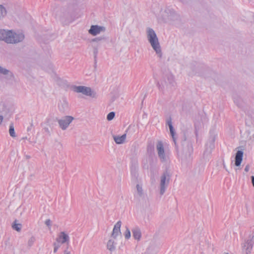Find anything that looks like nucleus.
<instances>
[{"instance_id":"nucleus-40","label":"nucleus","mask_w":254,"mask_h":254,"mask_svg":"<svg viewBox=\"0 0 254 254\" xmlns=\"http://www.w3.org/2000/svg\"><path fill=\"white\" fill-rule=\"evenodd\" d=\"M64 254H71L69 251H68L67 250H65L64 252Z\"/></svg>"},{"instance_id":"nucleus-14","label":"nucleus","mask_w":254,"mask_h":254,"mask_svg":"<svg viewBox=\"0 0 254 254\" xmlns=\"http://www.w3.org/2000/svg\"><path fill=\"white\" fill-rule=\"evenodd\" d=\"M166 124L169 126L171 136H172V137L173 138V141H174L175 145H176V138L175 137V130L174 129L173 127V125H172V120H171V118H169V119H168L167 120Z\"/></svg>"},{"instance_id":"nucleus-1","label":"nucleus","mask_w":254,"mask_h":254,"mask_svg":"<svg viewBox=\"0 0 254 254\" xmlns=\"http://www.w3.org/2000/svg\"><path fill=\"white\" fill-rule=\"evenodd\" d=\"M146 35L147 39L149 43L150 44L152 48L155 51L158 56L159 58H161L162 54L161 46L155 31L151 28H147Z\"/></svg>"},{"instance_id":"nucleus-34","label":"nucleus","mask_w":254,"mask_h":254,"mask_svg":"<svg viewBox=\"0 0 254 254\" xmlns=\"http://www.w3.org/2000/svg\"><path fill=\"white\" fill-rule=\"evenodd\" d=\"M35 241V238L34 237H31L28 242V245L29 246L31 247Z\"/></svg>"},{"instance_id":"nucleus-9","label":"nucleus","mask_w":254,"mask_h":254,"mask_svg":"<svg viewBox=\"0 0 254 254\" xmlns=\"http://www.w3.org/2000/svg\"><path fill=\"white\" fill-rule=\"evenodd\" d=\"M122 222L121 221H118L114 225L112 234L111 237L114 239H117L118 236L122 237V233L121 232V227Z\"/></svg>"},{"instance_id":"nucleus-2","label":"nucleus","mask_w":254,"mask_h":254,"mask_svg":"<svg viewBox=\"0 0 254 254\" xmlns=\"http://www.w3.org/2000/svg\"><path fill=\"white\" fill-rule=\"evenodd\" d=\"M163 22L170 24H175L180 20V16L172 8H166L161 13Z\"/></svg>"},{"instance_id":"nucleus-43","label":"nucleus","mask_w":254,"mask_h":254,"mask_svg":"<svg viewBox=\"0 0 254 254\" xmlns=\"http://www.w3.org/2000/svg\"><path fill=\"white\" fill-rule=\"evenodd\" d=\"M195 134L197 135V129L196 128V125H195Z\"/></svg>"},{"instance_id":"nucleus-4","label":"nucleus","mask_w":254,"mask_h":254,"mask_svg":"<svg viewBox=\"0 0 254 254\" xmlns=\"http://www.w3.org/2000/svg\"><path fill=\"white\" fill-rule=\"evenodd\" d=\"M24 35L21 32H15L9 30L8 37L6 39L7 44H17L22 42L24 39Z\"/></svg>"},{"instance_id":"nucleus-29","label":"nucleus","mask_w":254,"mask_h":254,"mask_svg":"<svg viewBox=\"0 0 254 254\" xmlns=\"http://www.w3.org/2000/svg\"><path fill=\"white\" fill-rule=\"evenodd\" d=\"M55 121L54 119L49 118L47 120V124L49 127L52 128L54 127V123Z\"/></svg>"},{"instance_id":"nucleus-12","label":"nucleus","mask_w":254,"mask_h":254,"mask_svg":"<svg viewBox=\"0 0 254 254\" xmlns=\"http://www.w3.org/2000/svg\"><path fill=\"white\" fill-rule=\"evenodd\" d=\"M188 151H183V156L182 157L186 160H189L191 159V154L193 151L192 145L191 143H188Z\"/></svg>"},{"instance_id":"nucleus-32","label":"nucleus","mask_w":254,"mask_h":254,"mask_svg":"<svg viewBox=\"0 0 254 254\" xmlns=\"http://www.w3.org/2000/svg\"><path fill=\"white\" fill-rule=\"evenodd\" d=\"M125 238L127 239H128L130 237V232L129 229L127 227L126 228V230L125 233Z\"/></svg>"},{"instance_id":"nucleus-36","label":"nucleus","mask_w":254,"mask_h":254,"mask_svg":"<svg viewBox=\"0 0 254 254\" xmlns=\"http://www.w3.org/2000/svg\"><path fill=\"white\" fill-rule=\"evenodd\" d=\"M44 129L45 130V131L49 135H50L51 134V129H49V128L48 127H45L44 128Z\"/></svg>"},{"instance_id":"nucleus-3","label":"nucleus","mask_w":254,"mask_h":254,"mask_svg":"<svg viewBox=\"0 0 254 254\" xmlns=\"http://www.w3.org/2000/svg\"><path fill=\"white\" fill-rule=\"evenodd\" d=\"M171 177V173L168 169H166L161 175L160 183V193L161 195H163L165 193L169 184Z\"/></svg>"},{"instance_id":"nucleus-15","label":"nucleus","mask_w":254,"mask_h":254,"mask_svg":"<svg viewBox=\"0 0 254 254\" xmlns=\"http://www.w3.org/2000/svg\"><path fill=\"white\" fill-rule=\"evenodd\" d=\"M243 157V152L242 150H238L235 156V165L239 166L242 161Z\"/></svg>"},{"instance_id":"nucleus-30","label":"nucleus","mask_w":254,"mask_h":254,"mask_svg":"<svg viewBox=\"0 0 254 254\" xmlns=\"http://www.w3.org/2000/svg\"><path fill=\"white\" fill-rule=\"evenodd\" d=\"M115 116V113L114 112H111L109 113L107 116V119L108 121H111L112 120Z\"/></svg>"},{"instance_id":"nucleus-5","label":"nucleus","mask_w":254,"mask_h":254,"mask_svg":"<svg viewBox=\"0 0 254 254\" xmlns=\"http://www.w3.org/2000/svg\"><path fill=\"white\" fill-rule=\"evenodd\" d=\"M72 90L76 93H81L84 95L88 96L92 98L96 97V93L93 91L90 87L84 86H73Z\"/></svg>"},{"instance_id":"nucleus-8","label":"nucleus","mask_w":254,"mask_h":254,"mask_svg":"<svg viewBox=\"0 0 254 254\" xmlns=\"http://www.w3.org/2000/svg\"><path fill=\"white\" fill-rule=\"evenodd\" d=\"M106 28L104 26H99L97 25H92L88 31L89 34L93 36H96L101 32H104Z\"/></svg>"},{"instance_id":"nucleus-39","label":"nucleus","mask_w":254,"mask_h":254,"mask_svg":"<svg viewBox=\"0 0 254 254\" xmlns=\"http://www.w3.org/2000/svg\"><path fill=\"white\" fill-rule=\"evenodd\" d=\"M54 246L55 247H57L58 249L60 247V245L58 244H57L56 243H54Z\"/></svg>"},{"instance_id":"nucleus-6","label":"nucleus","mask_w":254,"mask_h":254,"mask_svg":"<svg viewBox=\"0 0 254 254\" xmlns=\"http://www.w3.org/2000/svg\"><path fill=\"white\" fill-rule=\"evenodd\" d=\"M254 244V234H250L242 245L243 252L245 254H250Z\"/></svg>"},{"instance_id":"nucleus-26","label":"nucleus","mask_w":254,"mask_h":254,"mask_svg":"<svg viewBox=\"0 0 254 254\" xmlns=\"http://www.w3.org/2000/svg\"><path fill=\"white\" fill-rule=\"evenodd\" d=\"M137 190V193L139 196L142 197L143 195V191L142 187L139 184H137L136 186Z\"/></svg>"},{"instance_id":"nucleus-33","label":"nucleus","mask_w":254,"mask_h":254,"mask_svg":"<svg viewBox=\"0 0 254 254\" xmlns=\"http://www.w3.org/2000/svg\"><path fill=\"white\" fill-rule=\"evenodd\" d=\"M98 52V45L94 46L93 47V54H94V57L95 59L97 58Z\"/></svg>"},{"instance_id":"nucleus-16","label":"nucleus","mask_w":254,"mask_h":254,"mask_svg":"<svg viewBox=\"0 0 254 254\" xmlns=\"http://www.w3.org/2000/svg\"><path fill=\"white\" fill-rule=\"evenodd\" d=\"M107 248L111 253L115 251L116 248V243L113 239H110L109 240L107 244Z\"/></svg>"},{"instance_id":"nucleus-31","label":"nucleus","mask_w":254,"mask_h":254,"mask_svg":"<svg viewBox=\"0 0 254 254\" xmlns=\"http://www.w3.org/2000/svg\"><path fill=\"white\" fill-rule=\"evenodd\" d=\"M147 151L151 153L154 150V145L151 143H148L147 147Z\"/></svg>"},{"instance_id":"nucleus-7","label":"nucleus","mask_w":254,"mask_h":254,"mask_svg":"<svg viewBox=\"0 0 254 254\" xmlns=\"http://www.w3.org/2000/svg\"><path fill=\"white\" fill-rule=\"evenodd\" d=\"M73 120L74 118L72 116H67L61 119L58 120V122L60 127L63 130H65Z\"/></svg>"},{"instance_id":"nucleus-20","label":"nucleus","mask_w":254,"mask_h":254,"mask_svg":"<svg viewBox=\"0 0 254 254\" xmlns=\"http://www.w3.org/2000/svg\"><path fill=\"white\" fill-rule=\"evenodd\" d=\"M9 30L0 29V40L3 41L6 43V39L8 37Z\"/></svg>"},{"instance_id":"nucleus-44","label":"nucleus","mask_w":254,"mask_h":254,"mask_svg":"<svg viewBox=\"0 0 254 254\" xmlns=\"http://www.w3.org/2000/svg\"><path fill=\"white\" fill-rule=\"evenodd\" d=\"M26 158L27 159H29V158H30V156H28V155H26Z\"/></svg>"},{"instance_id":"nucleus-17","label":"nucleus","mask_w":254,"mask_h":254,"mask_svg":"<svg viewBox=\"0 0 254 254\" xmlns=\"http://www.w3.org/2000/svg\"><path fill=\"white\" fill-rule=\"evenodd\" d=\"M132 236L134 239L139 241L141 237V232L140 229L136 227L132 230Z\"/></svg>"},{"instance_id":"nucleus-23","label":"nucleus","mask_w":254,"mask_h":254,"mask_svg":"<svg viewBox=\"0 0 254 254\" xmlns=\"http://www.w3.org/2000/svg\"><path fill=\"white\" fill-rule=\"evenodd\" d=\"M7 14L6 8L2 4H0V20L2 19Z\"/></svg>"},{"instance_id":"nucleus-11","label":"nucleus","mask_w":254,"mask_h":254,"mask_svg":"<svg viewBox=\"0 0 254 254\" xmlns=\"http://www.w3.org/2000/svg\"><path fill=\"white\" fill-rule=\"evenodd\" d=\"M156 149L158 156L162 161L165 160V155L164 153V149L163 143L161 141H158L156 145Z\"/></svg>"},{"instance_id":"nucleus-18","label":"nucleus","mask_w":254,"mask_h":254,"mask_svg":"<svg viewBox=\"0 0 254 254\" xmlns=\"http://www.w3.org/2000/svg\"><path fill=\"white\" fill-rule=\"evenodd\" d=\"M9 109L6 107L5 103L0 102V115L7 116L9 113Z\"/></svg>"},{"instance_id":"nucleus-38","label":"nucleus","mask_w":254,"mask_h":254,"mask_svg":"<svg viewBox=\"0 0 254 254\" xmlns=\"http://www.w3.org/2000/svg\"><path fill=\"white\" fill-rule=\"evenodd\" d=\"M249 169H250V166L249 165H247L245 168V171L246 172H248L249 171Z\"/></svg>"},{"instance_id":"nucleus-21","label":"nucleus","mask_w":254,"mask_h":254,"mask_svg":"<svg viewBox=\"0 0 254 254\" xmlns=\"http://www.w3.org/2000/svg\"><path fill=\"white\" fill-rule=\"evenodd\" d=\"M0 73L3 75H7L9 79L13 77L12 73L9 70L0 66Z\"/></svg>"},{"instance_id":"nucleus-42","label":"nucleus","mask_w":254,"mask_h":254,"mask_svg":"<svg viewBox=\"0 0 254 254\" xmlns=\"http://www.w3.org/2000/svg\"><path fill=\"white\" fill-rule=\"evenodd\" d=\"M58 250V249L57 248V247H54V253H56L57 252Z\"/></svg>"},{"instance_id":"nucleus-37","label":"nucleus","mask_w":254,"mask_h":254,"mask_svg":"<svg viewBox=\"0 0 254 254\" xmlns=\"http://www.w3.org/2000/svg\"><path fill=\"white\" fill-rule=\"evenodd\" d=\"M7 116L0 115V125H1L2 122L4 118H5Z\"/></svg>"},{"instance_id":"nucleus-41","label":"nucleus","mask_w":254,"mask_h":254,"mask_svg":"<svg viewBox=\"0 0 254 254\" xmlns=\"http://www.w3.org/2000/svg\"><path fill=\"white\" fill-rule=\"evenodd\" d=\"M251 179H252V183L253 186L254 187V176H252L251 177Z\"/></svg>"},{"instance_id":"nucleus-22","label":"nucleus","mask_w":254,"mask_h":254,"mask_svg":"<svg viewBox=\"0 0 254 254\" xmlns=\"http://www.w3.org/2000/svg\"><path fill=\"white\" fill-rule=\"evenodd\" d=\"M114 140L117 144L123 143L126 138V134H124L121 136H113Z\"/></svg>"},{"instance_id":"nucleus-25","label":"nucleus","mask_w":254,"mask_h":254,"mask_svg":"<svg viewBox=\"0 0 254 254\" xmlns=\"http://www.w3.org/2000/svg\"><path fill=\"white\" fill-rule=\"evenodd\" d=\"M166 77L167 81H165V82L167 83H168L170 85L174 86L175 84L174 76L172 74H168L166 75Z\"/></svg>"},{"instance_id":"nucleus-10","label":"nucleus","mask_w":254,"mask_h":254,"mask_svg":"<svg viewBox=\"0 0 254 254\" xmlns=\"http://www.w3.org/2000/svg\"><path fill=\"white\" fill-rule=\"evenodd\" d=\"M56 241L61 244L66 243L68 246L69 237L64 232H61L56 239Z\"/></svg>"},{"instance_id":"nucleus-19","label":"nucleus","mask_w":254,"mask_h":254,"mask_svg":"<svg viewBox=\"0 0 254 254\" xmlns=\"http://www.w3.org/2000/svg\"><path fill=\"white\" fill-rule=\"evenodd\" d=\"M59 108L60 110L62 112L66 111L68 109V102L65 100H63L62 101H61L60 103L59 104Z\"/></svg>"},{"instance_id":"nucleus-27","label":"nucleus","mask_w":254,"mask_h":254,"mask_svg":"<svg viewBox=\"0 0 254 254\" xmlns=\"http://www.w3.org/2000/svg\"><path fill=\"white\" fill-rule=\"evenodd\" d=\"M9 132L10 135L12 137H14L16 136L15 131H14V128L13 127V125L12 124H11L9 126Z\"/></svg>"},{"instance_id":"nucleus-13","label":"nucleus","mask_w":254,"mask_h":254,"mask_svg":"<svg viewBox=\"0 0 254 254\" xmlns=\"http://www.w3.org/2000/svg\"><path fill=\"white\" fill-rule=\"evenodd\" d=\"M215 140V136L214 135H211L208 142L206 144V150L209 152L214 148V142Z\"/></svg>"},{"instance_id":"nucleus-28","label":"nucleus","mask_w":254,"mask_h":254,"mask_svg":"<svg viewBox=\"0 0 254 254\" xmlns=\"http://www.w3.org/2000/svg\"><path fill=\"white\" fill-rule=\"evenodd\" d=\"M16 221H15L14 223L12 225V228L17 231V232L20 231L21 229V224H17L15 223Z\"/></svg>"},{"instance_id":"nucleus-24","label":"nucleus","mask_w":254,"mask_h":254,"mask_svg":"<svg viewBox=\"0 0 254 254\" xmlns=\"http://www.w3.org/2000/svg\"><path fill=\"white\" fill-rule=\"evenodd\" d=\"M108 38L107 37L105 36H100L98 37L95 38L92 40V42H96L98 44L101 43L102 42H105L107 40Z\"/></svg>"},{"instance_id":"nucleus-35","label":"nucleus","mask_w":254,"mask_h":254,"mask_svg":"<svg viewBox=\"0 0 254 254\" xmlns=\"http://www.w3.org/2000/svg\"><path fill=\"white\" fill-rule=\"evenodd\" d=\"M45 223L49 228V229H50L51 226V221L50 220V219H47L45 221Z\"/></svg>"}]
</instances>
